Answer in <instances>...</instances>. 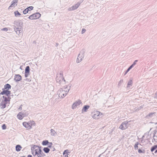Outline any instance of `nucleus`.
Listing matches in <instances>:
<instances>
[{
    "mask_svg": "<svg viewBox=\"0 0 157 157\" xmlns=\"http://www.w3.org/2000/svg\"><path fill=\"white\" fill-rule=\"evenodd\" d=\"M66 82L63 75V73L61 71L59 73V86L62 88H60L59 92L62 94L61 98H63L65 96L69 91L70 88L67 89V86L65 85Z\"/></svg>",
    "mask_w": 157,
    "mask_h": 157,
    "instance_id": "1",
    "label": "nucleus"
},
{
    "mask_svg": "<svg viewBox=\"0 0 157 157\" xmlns=\"http://www.w3.org/2000/svg\"><path fill=\"white\" fill-rule=\"evenodd\" d=\"M31 149L32 154L34 156L37 155V157H44L45 156L42 151L41 147L34 145L31 147Z\"/></svg>",
    "mask_w": 157,
    "mask_h": 157,
    "instance_id": "2",
    "label": "nucleus"
},
{
    "mask_svg": "<svg viewBox=\"0 0 157 157\" xmlns=\"http://www.w3.org/2000/svg\"><path fill=\"white\" fill-rule=\"evenodd\" d=\"M85 53V50L84 49H82L80 52L76 60V62L77 63L80 62L82 60L84 57Z\"/></svg>",
    "mask_w": 157,
    "mask_h": 157,
    "instance_id": "3",
    "label": "nucleus"
},
{
    "mask_svg": "<svg viewBox=\"0 0 157 157\" xmlns=\"http://www.w3.org/2000/svg\"><path fill=\"white\" fill-rule=\"evenodd\" d=\"M41 16V14L39 13H36L30 16L28 18L31 20L36 19L39 18Z\"/></svg>",
    "mask_w": 157,
    "mask_h": 157,
    "instance_id": "4",
    "label": "nucleus"
},
{
    "mask_svg": "<svg viewBox=\"0 0 157 157\" xmlns=\"http://www.w3.org/2000/svg\"><path fill=\"white\" fill-rule=\"evenodd\" d=\"M102 114L99 111H97L93 116V117L95 119H98L102 117Z\"/></svg>",
    "mask_w": 157,
    "mask_h": 157,
    "instance_id": "5",
    "label": "nucleus"
},
{
    "mask_svg": "<svg viewBox=\"0 0 157 157\" xmlns=\"http://www.w3.org/2000/svg\"><path fill=\"white\" fill-rule=\"evenodd\" d=\"M2 91L0 93V95L6 94L8 98H9L10 96L11 92L10 91L8 90H2Z\"/></svg>",
    "mask_w": 157,
    "mask_h": 157,
    "instance_id": "6",
    "label": "nucleus"
},
{
    "mask_svg": "<svg viewBox=\"0 0 157 157\" xmlns=\"http://www.w3.org/2000/svg\"><path fill=\"white\" fill-rule=\"evenodd\" d=\"M80 3L78 2L76 4L74 5L71 7L69 8L68 9V10L69 11H71L75 10L76 9L80 6Z\"/></svg>",
    "mask_w": 157,
    "mask_h": 157,
    "instance_id": "7",
    "label": "nucleus"
},
{
    "mask_svg": "<svg viewBox=\"0 0 157 157\" xmlns=\"http://www.w3.org/2000/svg\"><path fill=\"white\" fill-rule=\"evenodd\" d=\"M81 103H82V102L80 100H78L77 101H76L72 104V109H75L77 106L79 105Z\"/></svg>",
    "mask_w": 157,
    "mask_h": 157,
    "instance_id": "8",
    "label": "nucleus"
},
{
    "mask_svg": "<svg viewBox=\"0 0 157 157\" xmlns=\"http://www.w3.org/2000/svg\"><path fill=\"white\" fill-rule=\"evenodd\" d=\"M23 125L28 129H30L32 128V124L30 123H27L25 122H24L23 123Z\"/></svg>",
    "mask_w": 157,
    "mask_h": 157,
    "instance_id": "9",
    "label": "nucleus"
},
{
    "mask_svg": "<svg viewBox=\"0 0 157 157\" xmlns=\"http://www.w3.org/2000/svg\"><path fill=\"white\" fill-rule=\"evenodd\" d=\"M33 7L32 6H29V7L27 8L26 9H25L23 12V13L25 14L27 13L29 11L31 10H33Z\"/></svg>",
    "mask_w": 157,
    "mask_h": 157,
    "instance_id": "10",
    "label": "nucleus"
},
{
    "mask_svg": "<svg viewBox=\"0 0 157 157\" xmlns=\"http://www.w3.org/2000/svg\"><path fill=\"white\" fill-rule=\"evenodd\" d=\"M90 106L89 105H86L83 106L82 110V113H83V112H87V110L90 108Z\"/></svg>",
    "mask_w": 157,
    "mask_h": 157,
    "instance_id": "11",
    "label": "nucleus"
},
{
    "mask_svg": "<svg viewBox=\"0 0 157 157\" xmlns=\"http://www.w3.org/2000/svg\"><path fill=\"white\" fill-rule=\"evenodd\" d=\"M21 76L19 75H16L14 76V80L15 81L17 82L19 81L21 79Z\"/></svg>",
    "mask_w": 157,
    "mask_h": 157,
    "instance_id": "12",
    "label": "nucleus"
},
{
    "mask_svg": "<svg viewBox=\"0 0 157 157\" xmlns=\"http://www.w3.org/2000/svg\"><path fill=\"white\" fill-rule=\"evenodd\" d=\"M14 29L17 34H18L22 32V29H21L20 27L18 28H14Z\"/></svg>",
    "mask_w": 157,
    "mask_h": 157,
    "instance_id": "13",
    "label": "nucleus"
},
{
    "mask_svg": "<svg viewBox=\"0 0 157 157\" xmlns=\"http://www.w3.org/2000/svg\"><path fill=\"white\" fill-rule=\"evenodd\" d=\"M24 113L20 112L17 115V117L19 119L22 120L24 117H25V115H24Z\"/></svg>",
    "mask_w": 157,
    "mask_h": 157,
    "instance_id": "14",
    "label": "nucleus"
},
{
    "mask_svg": "<svg viewBox=\"0 0 157 157\" xmlns=\"http://www.w3.org/2000/svg\"><path fill=\"white\" fill-rule=\"evenodd\" d=\"M22 25L23 23L22 22H17L14 23V28H18L19 27H20L21 28V29H22Z\"/></svg>",
    "mask_w": 157,
    "mask_h": 157,
    "instance_id": "15",
    "label": "nucleus"
},
{
    "mask_svg": "<svg viewBox=\"0 0 157 157\" xmlns=\"http://www.w3.org/2000/svg\"><path fill=\"white\" fill-rule=\"evenodd\" d=\"M155 150L154 153L155 154L157 153V145H154L151 147V152H153Z\"/></svg>",
    "mask_w": 157,
    "mask_h": 157,
    "instance_id": "16",
    "label": "nucleus"
},
{
    "mask_svg": "<svg viewBox=\"0 0 157 157\" xmlns=\"http://www.w3.org/2000/svg\"><path fill=\"white\" fill-rule=\"evenodd\" d=\"M17 2L18 0H13L11 4L9 7V9L11 7H12L13 6V7H14L15 6H16L17 5Z\"/></svg>",
    "mask_w": 157,
    "mask_h": 157,
    "instance_id": "17",
    "label": "nucleus"
},
{
    "mask_svg": "<svg viewBox=\"0 0 157 157\" xmlns=\"http://www.w3.org/2000/svg\"><path fill=\"white\" fill-rule=\"evenodd\" d=\"M11 88V86L9 84L7 83L5 84L4 86V88H3L2 90H9V89H10Z\"/></svg>",
    "mask_w": 157,
    "mask_h": 157,
    "instance_id": "18",
    "label": "nucleus"
},
{
    "mask_svg": "<svg viewBox=\"0 0 157 157\" xmlns=\"http://www.w3.org/2000/svg\"><path fill=\"white\" fill-rule=\"evenodd\" d=\"M70 152L67 149L65 150L63 153V157H68V155L69 154Z\"/></svg>",
    "mask_w": 157,
    "mask_h": 157,
    "instance_id": "19",
    "label": "nucleus"
},
{
    "mask_svg": "<svg viewBox=\"0 0 157 157\" xmlns=\"http://www.w3.org/2000/svg\"><path fill=\"white\" fill-rule=\"evenodd\" d=\"M132 78H131L128 82L127 87L128 88L130 86H132Z\"/></svg>",
    "mask_w": 157,
    "mask_h": 157,
    "instance_id": "20",
    "label": "nucleus"
},
{
    "mask_svg": "<svg viewBox=\"0 0 157 157\" xmlns=\"http://www.w3.org/2000/svg\"><path fill=\"white\" fill-rule=\"evenodd\" d=\"M7 104V102H4L3 101H2L0 104V106L1 109H3L5 108L6 107V104Z\"/></svg>",
    "mask_w": 157,
    "mask_h": 157,
    "instance_id": "21",
    "label": "nucleus"
},
{
    "mask_svg": "<svg viewBox=\"0 0 157 157\" xmlns=\"http://www.w3.org/2000/svg\"><path fill=\"white\" fill-rule=\"evenodd\" d=\"M21 148V147L20 145H17L16 146L15 149L16 151H20Z\"/></svg>",
    "mask_w": 157,
    "mask_h": 157,
    "instance_id": "22",
    "label": "nucleus"
},
{
    "mask_svg": "<svg viewBox=\"0 0 157 157\" xmlns=\"http://www.w3.org/2000/svg\"><path fill=\"white\" fill-rule=\"evenodd\" d=\"M122 123L124 127V128L125 129H126L128 127V122L127 121H124Z\"/></svg>",
    "mask_w": 157,
    "mask_h": 157,
    "instance_id": "23",
    "label": "nucleus"
},
{
    "mask_svg": "<svg viewBox=\"0 0 157 157\" xmlns=\"http://www.w3.org/2000/svg\"><path fill=\"white\" fill-rule=\"evenodd\" d=\"M43 150L44 151V152L46 153H49L50 151V149L48 147H44L43 148Z\"/></svg>",
    "mask_w": 157,
    "mask_h": 157,
    "instance_id": "24",
    "label": "nucleus"
},
{
    "mask_svg": "<svg viewBox=\"0 0 157 157\" xmlns=\"http://www.w3.org/2000/svg\"><path fill=\"white\" fill-rule=\"evenodd\" d=\"M30 72V67L29 66L26 67L25 69V73L29 74Z\"/></svg>",
    "mask_w": 157,
    "mask_h": 157,
    "instance_id": "25",
    "label": "nucleus"
},
{
    "mask_svg": "<svg viewBox=\"0 0 157 157\" xmlns=\"http://www.w3.org/2000/svg\"><path fill=\"white\" fill-rule=\"evenodd\" d=\"M49 142L48 140H44L42 142V145L43 146H45L48 145Z\"/></svg>",
    "mask_w": 157,
    "mask_h": 157,
    "instance_id": "26",
    "label": "nucleus"
},
{
    "mask_svg": "<svg viewBox=\"0 0 157 157\" xmlns=\"http://www.w3.org/2000/svg\"><path fill=\"white\" fill-rule=\"evenodd\" d=\"M155 113H149L146 116V117L148 118L151 117L153 115V114H154Z\"/></svg>",
    "mask_w": 157,
    "mask_h": 157,
    "instance_id": "27",
    "label": "nucleus"
},
{
    "mask_svg": "<svg viewBox=\"0 0 157 157\" xmlns=\"http://www.w3.org/2000/svg\"><path fill=\"white\" fill-rule=\"evenodd\" d=\"M15 16L16 17H17L18 16H20L21 15V14L18 11H16L14 12Z\"/></svg>",
    "mask_w": 157,
    "mask_h": 157,
    "instance_id": "28",
    "label": "nucleus"
},
{
    "mask_svg": "<svg viewBox=\"0 0 157 157\" xmlns=\"http://www.w3.org/2000/svg\"><path fill=\"white\" fill-rule=\"evenodd\" d=\"M2 98L4 99V100H3L2 101H4V102H7V101H9V100H8V97L3 96Z\"/></svg>",
    "mask_w": 157,
    "mask_h": 157,
    "instance_id": "29",
    "label": "nucleus"
},
{
    "mask_svg": "<svg viewBox=\"0 0 157 157\" xmlns=\"http://www.w3.org/2000/svg\"><path fill=\"white\" fill-rule=\"evenodd\" d=\"M153 140H152V142H154V141L157 142V136L155 135V134L153 136Z\"/></svg>",
    "mask_w": 157,
    "mask_h": 157,
    "instance_id": "30",
    "label": "nucleus"
},
{
    "mask_svg": "<svg viewBox=\"0 0 157 157\" xmlns=\"http://www.w3.org/2000/svg\"><path fill=\"white\" fill-rule=\"evenodd\" d=\"M123 82V80L121 79L119 82H118L117 86L118 87H119L121 86V84Z\"/></svg>",
    "mask_w": 157,
    "mask_h": 157,
    "instance_id": "31",
    "label": "nucleus"
},
{
    "mask_svg": "<svg viewBox=\"0 0 157 157\" xmlns=\"http://www.w3.org/2000/svg\"><path fill=\"white\" fill-rule=\"evenodd\" d=\"M56 132L55 131L52 129H51V135L52 136H54L55 135V134L56 133Z\"/></svg>",
    "mask_w": 157,
    "mask_h": 157,
    "instance_id": "32",
    "label": "nucleus"
},
{
    "mask_svg": "<svg viewBox=\"0 0 157 157\" xmlns=\"http://www.w3.org/2000/svg\"><path fill=\"white\" fill-rule=\"evenodd\" d=\"M139 144V142H137L136 143L135 145H134V147L135 148V149L136 150H137L138 149V145Z\"/></svg>",
    "mask_w": 157,
    "mask_h": 157,
    "instance_id": "33",
    "label": "nucleus"
},
{
    "mask_svg": "<svg viewBox=\"0 0 157 157\" xmlns=\"http://www.w3.org/2000/svg\"><path fill=\"white\" fill-rule=\"evenodd\" d=\"M119 128L122 130L125 129V128H124V125H123L122 123L120 125L119 127Z\"/></svg>",
    "mask_w": 157,
    "mask_h": 157,
    "instance_id": "34",
    "label": "nucleus"
},
{
    "mask_svg": "<svg viewBox=\"0 0 157 157\" xmlns=\"http://www.w3.org/2000/svg\"><path fill=\"white\" fill-rule=\"evenodd\" d=\"M2 128L3 130L5 129L6 128V126L5 124H3L2 125Z\"/></svg>",
    "mask_w": 157,
    "mask_h": 157,
    "instance_id": "35",
    "label": "nucleus"
},
{
    "mask_svg": "<svg viewBox=\"0 0 157 157\" xmlns=\"http://www.w3.org/2000/svg\"><path fill=\"white\" fill-rule=\"evenodd\" d=\"M138 61V60H135L134 62L132 64L133 66L135 65L136 64V63Z\"/></svg>",
    "mask_w": 157,
    "mask_h": 157,
    "instance_id": "36",
    "label": "nucleus"
},
{
    "mask_svg": "<svg viewBox=\"0 0 157 157\" xmlns=\"http://www.w3.org/2000/svg\"><path fill=\"white\" fill-rule=\"evenodd\" d=\"M52 142H49V143L48 144V147H51V146L52 145Z\"/></svg>",
    "mask_w": 157,
    "mask_h": 157,
    "instance_id": "37",
    "label": "nucleus"
},
{
    "mask_svg": "<svg viewBox=\"0 0 157 157\" xmlns=\"http://www.w3.org/2000/svg\"><path fill=\"white\" fill-rule=\"evenodd\" d=\"M138 152L139 153H144V151H143L141 150L140 149H139L138 150Z\"/></svg>",
    "mask_w": 157,
    "mask_h": 157,
    "instance_id": "38",
    "label": "nucleus"
},
{
    "mask_svg": "<svg viewBox=\"0 0 157 157\" xmlns=\"http://www.w3.org/2000/svg\"><path fill=\"white\" fill-rule=\"evenodd\" d=\"M1 30L2 31H7L8 30V29L6 28H3V29H2Z\"/></svg>",
    "mask_w": 157,
    "mask_h": 157,
    "instance_id": "39",
    "label": "nucleus"
},
{
    "mask_svg": "<svg viewBox=\"0 0 157 157\" xmlns=\"http://www.w3.org/2000/svg\"><path fill=\"white\" fill-rule=\"evenodd\" d=\"M86 31V30L85 29H82V34L84 33H85V32Z\"/></svg>",
    "mask_w": 157,
    "mask_h": 157,
    "instance_id": "40",
    "label": "nucleus"
},
{
    "mask_svg": "<svg viewBox=\"0 0 157 157\" xmlns=\"http://www.w3.org/2000/svg\"><path fill=\"white\" fill-rule=\"evenodd\" d=\"M25 80L28 82H30L31 81V79L29 78H27L25 79Z\"/></svg>",
    "mask_w": 157,
    "mask_h": 157,
    "instance_id": "41",
    "label": "nucleus"
},
{
    "mask_svg": "<svg viewBox=\"0 0 157 157\" xmlns=\"http://www.w3.org/2000/svg\"><path fill=\"white\" fill-rule=\"evenodd\" d=\"M29 74L28 73H25V77L26 78L28 77V75H29Z\"/></svg>",
    "mask_w": 157,
    "mask_h": 157,
    "instance_id": "42",
    "label": "nucleus"
},
{
    "mask_svg": "<svg viewBox=\"0 0 157 157\" xmlns=\"http://www.w3.org/2000/svg\"><path fill=\"white\" fill-rule=\"evenodd\" d=\"M143 108V107L142 106H140L139 107H138V108H137V109H138L139 110H140V109H142Z\"/></svg>",
    "mask_w": 157,
    "mask_h": 157,
    "instance_id": "43",
    "label": "nucleus"
},
{
    "mask_svg": "<svg viewBox=\"0 0 157 157\" xmlns=\"http://www.w3.org/2000/svg\"><path fill=\"white\" fill-rule=\"evenodd\" d=\"M134 66L132 65H131L129 67V68L131 69Z\"/></svg>",
    "mask_w": 157,
    "mask_h": 157,
    "instance_id": "44",
    "label": "nucleus"
},
{
    "mask_svg": "<svg viewBox=\"0 0 157 157\" xmlns=\"http://www.w3.org/2000/svg\"><path fill=\"white\" fill-rule=\"evenodd\" d=\"M22 105H20L19 108V109L21 110L22 109Z\"/></svg>",
    "mask_w": 157,
    "mask_h": 157,
    "instance_id": "45",
    "label": "nucleus"
},
{
    "mask_svg": "<svg viewBox=\"0 0 157 157\" xmlns=\"http://www.w3.org/2000/svg\"><path fill=\"white\" fill-rule=\"evenodd\" d=\"M24 114H24V115H25V116L28 115L29 114V113L28 112H27V113H24Z\"/></svg>",
    "mask_w": 157,
    "mask_h": 157,
    "instance_id": "46",
    "label": "nucleus"
},
{
    "mask_svg": "<svg viewBox=\"0 0 157 157\" xmlns=\"http://www.w3.org/2000/svg\"><path fill=\"white\" fill-rule=\"evenodd\" d=\"M128 72V71H127L126 70L124 74V75H126Z\"/></svg>",
    "mask_w": 157,
    "mask_h": 157,
    "instance_id": "47",
    "label": "nucleus"
},
{
    "mask_svg": "<svg viewBox=\"0 0 157 157\" xmlns=\"http://www.w3.org/2000/svg\"><path fill=\"white\" fill-rule=\"evenodd\" d=\"M155 97L156 98H157V91L155 94Z\"/></svg>",
    "mask_w": 157,
    "mask_h": 157,
    "instance_id": "48",
    "label": "nucleus"
},
{
    "mask_svg": "<svg viewBox=\"0 0 157 157\" xmlns=\"http://www.w3.org/2000/svg\"><path fill=\"white\" fill-rule=\"evenodd\" d=\"M130 69L128 67V69H127V71L128 72L130 71Z\"/></svg>",
    "mask_w": 157,
    "mask_h": 157,
    "instance_id": "49",
    "label": "nucleus"
},
{
    "mask_svg": "<svg viewBox=\"0 0 157 157\" xmlns=\"http://www.w3.org/2000/svg\"><path fill=\"white\" fill-rule=\"evenodd\" d=\"M28 157H33L31 155H29L28 156Z\"/></svg>",
    "mask_w": 157,
    "mask_h": 157,
    "instance_id": "50",
    "label": "nucleus"
},
{
    "mask_svg": "<svg viewBox=\"0 0 157 157\" xmlns=\"http://www.w3.org/2000/svg\"><path fill=\"white\" fill-rule=\"evenodd\" d=\"M58 79V77H57L56 78V80L57 81V80Z\"/></svg>",
    "mask_w": 157,
    "mask_h": 157,
    "instance_id": "51",
    "label": "nucleus"
},
{
    "mask_svg": "<svg viewBox=\"0 0 157 157\" xmlns=\"http://www.w3.org/2000/svg\"><path fill=\"white\" fill-rule=\"evenodd\" d=\"M11 98H10V97H9V98H8V99H9L8 100H10V99Z\"/></svg>",
    "mask_w": 157,
    "mask_h": 157,
    "instance_id": "52",
    "label": "nucleus"
},
{
    "mask_svg": "<svg viewBox=\"0 0 157 157\" xmlns=\"http://www.w3.org/2000/svg\"><path fill=\"white\" fill-rule=\"evenodd\" d=\"M58 43L56 44V46H58Z\"/></svg>",
    "mask_w": 157,
    "mask_h": 157,
    "instance_id": "53",
    "label": "nucleus"
},
{
    "mask_svg": "<svg viewBox=\"0 0 157 157\" xmlns=\"http://www.w3.org/2000/svg\"><path fill=\"white\" fill-rule=\"evenodd\" d=\"M55 150V148H53V151H54Z\"/></svg>",
    "mask_w": 157,
    "mask_h": 157,
    "instance_id": "54",
    "label": "nucleus"
},
{
    "mask_svg": "<svg viewBox=\"0 0 157 157\" xmlns=\"http://www.w3.org/2000/svg\"><path fill=\"white\" fill-rule=\"evenodd\" d=\"M100 155L98 157H100Z\"/></svg>",
    "mask_w": 157,
    "mask_h": 157,
    "instance_id": "55",
    "label": "nucleus"
}]
</instances>
